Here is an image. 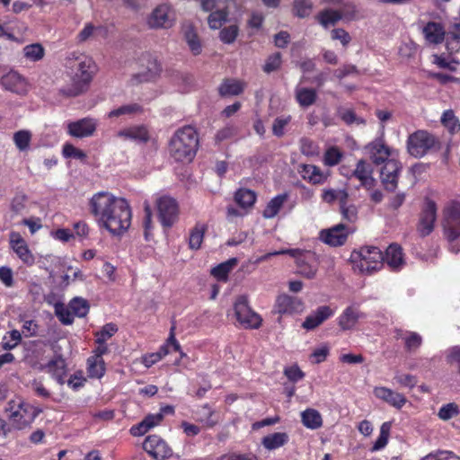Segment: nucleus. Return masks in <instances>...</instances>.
I'll return each mask as SVG.
<instances>
[{"label": "nucleus", "mask_w": 460, "mask_h": 460, "mask_svg": "<svg viewBox=\"0 0 460 460\" xmlns=\"http://www.w3.org/2000/svg\"><path fill=\"white\" fill-rule=\"evenodd\" d=\"M217 460H260L259 457L252 453H236L230 452L224 454L217 458Z\"/></svg>", "instance_id": "nucleus-64"}, {"label": "nucleus", "mask_w": 460, "mask_h": 460, "mask_svg": "<svg viewBox=\"0 0 460 460\" xmlns=\"http://www.w3.org/2000/svg\"><path fill=\"white\" fill-rule=\"evenodd\" d=\"M401 170L402 164L397 160H390L384 164L380 172V180L385 190L394 192L397 189Z\"/></svg>", "instance_id": "nucleus-15"}, {"label": "nucleus", "mask_w": 460, "mask_h": 460, "mask_svg": "<svg viewBox=\"0 0 460 460\" xmlns=\"http://www.w3.org/2000/svg\"><path fill=\"white\" fill-rule=\"evenodd\" d=\"M460 413V410L458 405L456 402H449L443 404L438 412V417L442 420H449L454 417L458 416Z\"/></svg>", "instance_id": "nucleus-57"}, {"label": "nucleus", "mask_w": 460, "mask_h": 460, "mask_svg": "<svg viewBox=\"0 0 460 460\" xmlns=\"http://www.w3.org/2000/svg\"><path fill=\"white\" fill-rule=\"evenodd\" d=\"M143 448L156 460H164L172 455V450L166 441L157 435L146 437L143 443Z\"/></svg>", "instance_id": "nucleus-13"}, {"label": "nucleus", "mask_w": 460, "mask_h": 460, "mask_svg": "<svg viewBox=\"0 0 460 460\" xmlns=\"http://www.w3.org/2000/svg\"><path fill=\"white\" fill-rule=\"evenodd\" d=\"M340 210L343 219L349 222H355L358 218V208L354 204H348V199L341 200Z\"/></svg>", "instance_id": "nucleus-60"}, {"label": "nucleus", "mask_w": 460, "mask_h": 460, "mask_svg": "<svg viewBox=\"0 0 460 460\" xmlns=\"http://www.w3.org/2000/svg\"><path fill=\"white\" fill-rule=\"evenodd\" d=\"M407 151L415 158L441 150L442 143L438 137L428 130L419 129L409 135L406 141Z\"/></svg>", "instance_id": "nucleus-5"}, {"label": "nucleus", "mask_w": 460, "mask_h": 460, "mask_svg": "<svg viewBox=\"0 0 460 460\" xmlns=\"http://www.w3.org/2000/svg\"><path fill=\"white\" fill-rule=\"evenodd\" d=\"M296 250L297 253L290 256L296 259L297 274L306 279H314L319 264L315 254L311 252H302L299 249Z\"/></svg>", "instance_id": "nucleus-11"}, {"label": "nucleus", "mask_w": 460, "mask_h": 460, "mask_svg": "<svg viewBox=\"0 0 460 460\" xmlns=\"http://www.w3.org/2000/svg\"><path fill=\"white\" fill-rule=\"evenodd\" d=\"M9 246L24 265L31 267L35 264V256L19 232L12 231L9 234Z\"/></svg>", "instance_id": "nucleus-12"}, {"label": "nucleus", "mask_w": 460, "mask_h": 460, "mask_svg": "<svg viewBox=\"0 0 460 460\" xmlns=\"http://www.w3.org/2000/svg\"><path fill=\"white\" fill-rule=\"evenodd\" d=\"M349 194L345 190H324L322 194V199L327 203H333L335 200H339L341 203L343 199H348Z\"/></svg>", "instance_id": "nucleus-59"}, {"label": "nucleus", "mask_w": 460, "mask_h": 460, "mask_svg": "<svg viewBox=\"0 0 460 460\" xmlns=\"http://www.w3.org/2000/svg\"><path fill=\"white\" fill-rule=\"evenodd\" d=\"M31 140V134L28 130H19L13 135V142L20 151L29 148Z\"/></svg>", "instance_id": "nucleus-58"}, {"label": "nucleus", "mask_w": 460, "mask_h": 460, "mask_svg": "<svg viewBox=\"0 0 460 460\" xmlns=\"http://www.w3.org/2000/svg\"><path fill=\"white\" fill-rule=\"evenodd\" d=\"M207 230L205 225L197 224L190 231L189 238V245L190 249L198 250L200 248Z\"/></svg>", "instance_id": "nucleus-48"}, {"label": "nucleus", "mask_w": 460, "mask_h": 460, "mask_svg": "<svg viewBox=\"0 0 460 460\" xmlns=\"http://www.w3.org/2000/svg\"><path fill=\"white\" fill-rule=\"evenodd\" d=\"M227 8V5H222L221 9H217L210 13L208 18V22L211 29H219L222 26L223 22L226 21L229 13Z\"/></svg>", "instance_id": "nucleus-47"}, {"label": "nucleus", "mask_w": 460, "mask_h": 460, "mask_svg": "<svg viewBox=\"0 0 460 460\" xmlns=\"http://www.w3.org/2000/svg\"><path fill=\"white\" fill-rule=\"evenodd\" d=\"M367 317L358 305H349L337 318V323L343 332L351 331L356 328L358 323Z\"/></svg>", "instance_id": "nucleus-19"}, {"label": "nucleus", "mask_w": 460, "mask_h": 460, "mask_svg": "<svg viewBox=\"0 0 460 460\" xmlns=\"http://www.w3.org/2000/svg\"><path fill=\"white\" fill-rule=\"evenodd\" d=\"M9 420L16 429H23L34 421L39 411L30 403L21 399L11 400L6 408Z\"/></svg>", "instance_id": "nucleus-6"}, {"label": "nucleus", "mask_w": 460, "mask_h": 460, "mask_svg": "<svg viewBox=\"0 0 460 460\" xmlns=\"http://www.w3.org/2000/svg\"><path fill=\"white\" fill-rule=\"evenodd\" d=\"M66 66L71 73V84L60 88L59 93L65 97H76L88 90L96 73V65L84 54H73L68 58Z\"/></svg>", "instance_id": "nucleus-2"}, {"label": "nucleus", "mask_w": 460, "mask_h": 460, "mask_svg": "<svg viewBox=\"0 0 460 460\" xmlns=\"http://www.w3.org/2000/svg\"><path fill=\"white\" fill-rule=\"evenodd\" d=\"M446 49L449 54H455L460 49V23H455L446 35Z\"/></svg>", "instance_id": "nucleus-38"}, {"label": "nucleus", "mask_w": 460, "mask_h": 460, "mask_svg": "<svg viewBox=\"0 0 460 460\" xmlns=\"http://www.w3.org/2000/svg\"><path fill=\"white\" fill-rule=\"evenodd\" d=\"M343 17L342 12L331 8L320 11L314 17L315 21L324 29L335 26Z\"/></svg>", "instance_id": "nucleus-32"}, {"label": "nucleus", "mask_w": 460, "mask_h": 460, "mask_svg": "<svg viewBox=\"0 0 460 460\" xmlns=\"http://www.w3.org/2000/svg\"><path fill=\"white\" fill-rule=\"evenodd\" d=\"M335 314V310L330 305L318 306L302 323V328L306 331H313L323 324L325 321L332 318Z\"/></svg>", "instance_id": "nucleus-22"}, {"label": "nucleus", "mask_w": 460, "mask_h": 460, "mask_svg": "<svg viewBox=\"0 0 460 460\" xmlns=\"http://www.w3.org/2000/svg\"><path fill=\"white\" fill-rule=\"evenodd\" d=\"M118 136L127 139H132L142 143H146L149 138V132L146 126H134L121 129L118 132Z\"/></svg>", "instance_id": "nucleus-33"}, {"label": "nucleus", "mask_w": 460, "mask_h": 460, "mask_svg": "<svg viewBox=\"0 0 460 460\" xmlns=\"http://www.w3.org/2000/svg\"><path fill=\"white\" fill-rule=\"evenodd\" d=\"M353 179L360 182V186L366 190H372L376 184V181L373 176V165L365 159L357 161L355 168H353Z\"/></svg>", "instance_id": "nucleus-18"}, {"label": "nucleus", "mask_w": 460, "mask_h": 460, "mask_svg": "<svg viewBox=\"0 0 460 460\" xmlns=\"http://www.w3.org/2000/svg\"><path fill=\"white\" fill-rule=\"evenodd\" d=\"M437 210L436 202L429 198L425 199L416 227L420 237H426L433 232L437 220Z\"/></svg>", "instance_id": "nucleus-10"}, {"label": "nucleus", "mask_w": 460, "mask_h": 460, "mask_svg": "<svg viewBox=\"0 0 460 460\" xmlns=\"http://www.w3.org/2000/svg\"><path fill=\"white\" fill-rule=\"evenodd\" d=\"M442 229L449 249L455 253L460 252V203L450 202L443 209Z\"/></svg>", "instance_id": "nucleus-4"}, {"label": "nucleus", "mask_w": 460, "mask_h": 460, "mask_svg": "<svg viewBox=\"0 0 460 460\" xmlns=\"http://www.w3.org/2000/svg\"><path fill=\"white\" fill-rule=\"evenodd\" d=\"M298 172L305 181L314 185L323 184L327 180V175L314 164H301Z\"/></svg>", "instance_id": "nucleus-29"}, {"label": "nucleus", "mask_w": 460, "mask_h": 460, "mask_svg": "<svg viewBox=\"0 0 460 460\" xmlns=\"http://www.w3.org/2000/svg\"><path fill=\"white\" fill-rule=\"evenodd\" d=\"M343 156V153L337 146L329 147L323 155V162L326 166H335L337 165Z\"/></svg>", "instance_id": "nucleus-53"}, {"label": "nucleus", "mask_w": 460, "mask_h": 460, "mask_svg": "<svg viewBox=\"0 0 460 460\" xmlns=\"http://www.w3.org/2000/svg\"><path fill=\"white\" fill-rule=\"evenodd\" d=\"M256 199L257 195L255 191L249 189L241 188L234 193V201L243 208H252L254 205Z\"/></svg>", "instance_id": "nucleus-40"}, {"label": "nucleus", "mask_w": 460, "mask_h": 460, "mask_svg": "<svg viewBox=\"0 0 460 460\" xmlns=\"http://www.w3.org/2000/svg\"><path fill=\"white\" fill-rule=\"evenodd\" d=\"M373 394L376 398L398 410L402 409L407 402V399L403 394L385 386L375 387Z\"/></svg>", "instance_id": "nucleus-25"}, {"label": "nucleus", "mask_w": 460, "mask_h": 460, "mask_svg": "<svg viewBox=\"0 0 460 460\" xmlns=\"http://www.w3.org/2000/svg\"><path fill=\"white\" fill-rule=\"evenodd\" d=\"M313 9V4L310 0H294L293 12L299 18L309 16Z\"/></svg>", "instance_id": "nucleus-55"}, {"label": "nucleus", "mask_w": 460, "mask_h": 460, "mask_svg": "<svg viewBox=\"0 0 460 460\" xmlns=\"http://www.w3.org/2000/svg\"><path fill=\"white\" fill-rule=\"evenodd\" d=\"M421 33L429 45H440L445 41L447 31L438 22L429 21L421 28Z\"/></svg>", "instance_id": "nucleus-24"}, {"label": "nucleus", "mask_w": 460, "mask_h": 460, "mask_svg": "<svg viewBox=\"0 0 460 460\" xmlns=\"http://www.w3.org/2000/svg\"><path fill=\"white\" fill-rule=\"evenodd\" d=\"M143 60L146 61V69L136 74L134 79L138 83L154 81L162 71L160 63L149 54L144 56Z\"/></svg>", "instance_id": "nucleus-26"}, {"label": "nucleus", "mask_w": 460, "mask_h": 460, "mask_svg": "<svg viewBox=\"0 0 460 460\" xmlns=\"http://www.w3.org/2000/svg\"><path fill=\"white\" fill-rule=\"evenodd\" d=\"M199 133L192 126H184L175 131L169 141L170 156L175 162H191L199 149Z\"/></svg>", "instance_id": "nucleus-3"}, {"label": "nucleus", "mask_w": 460, "mask_h": 460, "mask_svg": "<svg viewBox=\"0 0 460 460\" xmlns=\"http://www.w3.org/2000/svg\"><path fill=\"white\" fill-rule=\"evenodd\" d=\"M147 23L153 29L172 27L174 17L170 5L163 4L155 7L148 17Z\"/></svg>", "instance_id": "nucleus-16"}, {"label": "nucleus", "mask_w": 460, "mask_h": 460, "mask_svg": "<svg viewBox=\"0 0 460 460\" xmlns=\"http://www.w3.org/2000/svg\"><path fill=\"white\" fill-rule=\"evenodd\" d=\"M155 208L158 220L164 228H171L178 221L180 208L174 198L168 195L157 198Z\"/></svg>", "instance_id": "nucleus-8"}, {"label": "nucleus", "mask_w": 460, "mask_h": 460, "mask_svg": "<svg viewBox=\"0 0 460 460\" xmlns=\"http://www.w3.org/2000/svg\"><path fill=\"white\" fill-rule=\"evenodd\" d=\"M44 53V48L40 43L27 45L23 48L24 57L31 61L42 59Z\"/></svg>", "instance_id": "nucleus-56"}, {"label": "nucleus", "mask_w": 460, "mask_h": 460, "mask_svg": "<svg viewBox=\"0 0 460 460\" xmlns=\"http://www.w3.org/2000/svg\"><path fill=\"white\" fill-rule=\"evenodd\" d=\"M281 63L282 56L279 52H276L267 58L265 64L262 66V70L267 74H270L279 69Z\"/></svg>", "instance_id": "nucleus-61"}, {"label": "nucleus", "mask_w": 460, "mask_h": 460, "mask_svg": "<svg viewBox=\"0 0 460 460\" xmlns=\"http://www.w3.org/2000/svg\"><path fill=\"white\" fill-rule=\"evenodd\" d=\"M317 99V93L313 88L300 87L296 89V100L301 107L313 105Z\"/></svg>", "instance_id": "nucleus-42"}, {"label": "nucleus", "mask_w": 460, "mask_h": 460, "mask_svg": "<svg viewBox=\"0 0 460 460\" xmlns=\"http://www.w3.org/2000/svg\"><path fill=\"white\" fill-rule=\"evenodd\" d=\"M349 234V227L341 223L331 228L323 229L319 234V237L324 243L332 247H339L346 243Z\"/></svg>", "instance_id": "nucleus-14"}, {"label": "nucleus", "mask_w": 460, "mask_h": 460, "mask_svg": "<svg viewBox=\"0 0 460 460\" xmlns=\"http://www.w3.org/2000/svg\"><path fill=\"white\" fill-rule=\"evenodd\" d=\"M186 42L193 55H199L202 51V46L195 30L190 27L185 31Z\"/></svg>", "instance_id": "nucleus-50"}, {"label": "nucleus", "mask_w": 460, "mask_h": 460, "mask_svg": "<svg viewBox=\"0 0 460 460\" xmlns=\"http://www.w3.org/2000/svg\"><path fill=\"white\" fill-rule=\"evenodd\" d=\"M218 92L221 96L239 95L243 92V84L236 80L226 79L220 84Z\"/></svg>", "instance_id": "nucleus-44"}, {"label": "nucleus", "mask_w": 460, "mask_h": 460, "mask_svg": "<svg viewBox=\"0 0 460 460\" xmlns=\"http://www.w3.org/2000/svg\"><path fill=\"white\" fill-rule=\"evenodd\" d=\"M352 261L361 272L372 273L378 270L384 264V253L376 246H364L351 254Z\"/></svg>", "instance_id": "nucleus-7"}, {"label": "nucleus", "mask_w": 460, "mask_h": 460, "mask_svg": "<svg viewBox=\"0 0 460 460\" xmlns=\"http://www.w3.org/2000/svg\"><path fill=\"white\" fill-rule=\"evenodd\" d=\"M118 332V327L113 323H106L102 329L94 333L95 343H103L111 339Z\"/></svg>", "instance_id": "nucleus-52"}, {"label": "nucleus", "mask_w": 460, "mask_h": 460, "mask_svg": "<svg viewBox=\"0 0 460 460\" xmlns=\"http://www.w3.org/2000/svg\"><path fill=\"white\" fill-rule=\"evenodd\" d=\"M420 460H460V456L452 451H439L438 453H429L420 458Z\"/></svg>", "instance_id": "nucleus-63"}, {"label": "nucleus", "mask_w": 460, "mask_h": 460, "mask_svg": "<svg viewBox=\"0 0 460 460\" xmlns=\"http://www.w3.org/2000/svg\"><path fill=\"white\" fill-rule=\"evenodd\" d=\"M394 338L396 340H403L405 350L408 352H413L417 350L422 344V337L415 332L395 329Z\"/></svg>", "instance_id": "nucleus-30"}, {"label": "nucleus", "mask_w": 460, "mask_h": 460, "mask_svg": "<svg viewBox=\"0 0 460 460\" xmlns=\"http://www.w3.org/2000/svg\"><path fill=\"white\" fill-rule=\"evenodd\" d=\"M40 370H45L59 384H65V377L67 374L66 360L62 354H56L45 365L40 366Z\"/></svg>", "instance_id": "nucleus-21"}, {"label": "nucleus", "mask_w": 460, "mask_h": 460, "mask_svg": "<svg viewBox=\"0 0 460 460\" xmlns=\"http://www.w3.org/2000/svg\"><path fill=\"white\" fill-rule=\"evenodd\" d=\"M288 199V194L287 192L279 194L272 198L266 205L265 208L262 211V216L264 218H273L275 217L283 205Z\"/></svg>", "instance_id": "nucleus-35"}, {"label": "nucleus", "mask_w": 460, "mask_h": 460, "mask_svg": "<svg viewBox=\"0 0 460 460\" xmlns=\"http://www.w3.org/2000/svg\"><path fill=\"white\" fill-rule=\"evenodd\" d=\"M302 306L303 303L299 298L282 294L277 297L274 307L276 313L283 315L298 312Z\"/></svg>", "instance_id": "nucleus-27"}, {"label": "nucleus", "mask_w": 460, "mask_h": 460, "mask_svg": "<svg viewBox=\"0 0 460 460\" xmlns=\"http://www.w3.org/2000/svg\"><path fill=\"white\" fill-rule=\"evenodd\" d=\"M440 122L451 135H455L460 131V120L451 109L446 110L442 113Z\"/></svg>", "instance_id": "nucleus-41"}, {"label": "nucleus", "mask_w": 460, "mask_h": 460, "mask_svg": "<svg viewBox=\"0 0 460 460\" xmlns=\"http://www.w3.org/2000/svg\"><path fill=\"white\" fill-rule=\"evenodd\" d=\"M392 423L390 421L384 422L380 427V433L375 443L373 444L370 451H379L386 447L388 444Z\"/></svg>", "instance_id": "nucleus-45"}, {"label": "nucleus", "mask_w": 460, "mask_h": 460, "mask_svg": "<svg viewBox=\"0 0 460 460\" xmlns=\"http://www.w3.org/2000/svg\"><path fill=\"white\" fill-rule=\"evenodd\" d=\"M163 420L164 416L162 413L148 414L139 423L133 425L129 432L134 437L143 436L152 428L159 425Z\"/></svg>", "instance_id": "nucleus-28"}, {"label": "nucleus", "mask_w": 460, "mask_h": 460, "mask_svg": "<svg viewBox=\"0 0 460 460\" xmlns=\"http://www.w3.org/2000/svg\"><path fill=\"white\" fill-rule=\"evenodd\" d=\"M301 421L305 427L310 429H317L323 426V418L320 412L311 408L301 413Z\"/></svg>", "instance_id": "nucleus-39"}, {"label": "nucleus", "mask_w": 460, "mask_h": 460, "mask_svg": "<svg viewBox=\"0 0 460 460\" xmlns=\"http://www.w3.org/2000/svg\"><path fill=\"white\" fill-rule=\"evenodd\" d=\"M1 85L11 93L18 95H25L29 92V83L20 73L14 70L9 71L1 77Z\"/></svg>", "instance_id": "nucleus-17"}, {"label": "nucleus", "mask_w": 460, "mask_h": 460, "mask_svg": "<svg viewBox=\"0 0 460 460\" xmlns=\"http://www.w3.org/2000/svg\"><path fill=\"white\" fill-rule=\"evenodd\" d=\"M402 248L397 243L390 244L384 254L385 261L392 270H398L404 264Z\"/></svg>", "instance_id": "nucleus-31"}, {"label": "nucleus", "mask_w": 460, "mask_h": 460, "mask_svg": "<svg viewBox=\"0 0 460 460\" xmlns=\"http://www.w3.org/2000/svg\"><path fill=\"white\" fill-rule=\"evenodd\" d=\"M69 308L72 311L74 316L77 317H84L89 312V304L87 300L81 298V297H75L71 300L69 303Z\"/></svg>", "instance_id": "nucleus-51"}, {"label": "nucleus", "mask_w": 460, "mask_h": 460, "mask_svg": "<svg viewBox=\"0 0 460 460\" xmlns=\"http://www.w3.org/2000/svg\"><path fill=\"white\" fill-rule=\"evenodd\" d=\"M89 210L98 225L112 235L123 234L131 225L132 210L128 201L109 191L93 194L89 200Z\"/></svg>", "instance_id": "nucleus-1"}, {"label": "nucleus", "mask_w": 460, "mask_h": 460, "mask_svg": "<svg viewBox=\"0 0 460 460\" xmlns=\"http://www.w3.org/2000/svg\"><path fill=\"white\" fill-rule=\"evenodd\" d=\"M370 160L374 164L380 165L385 164L387 161H390L391 149L385 145L382 138H376L366 146Z\"/></svg>", "instance_id": "nucleus-23"}, {"label": "nucleus", "mask_w": 460, "mask_h": 460, "mask_svg": "<svg viewBox=\"0 0 460 460\" xmlns=\"http://www.w3.org/2000/svg\"><path fill=\"white\" fill-rule=\"evenodd\" d=\"M22 341V334L18 330H13L6 332L1 342L2 349L4 350H12L16 348Z\"/></svg>", "instance_id": "nucleus-49"}, {"label": "nucleus", "mask_w": 460, "mask_h": 460, "mask_svg": "<svg viewBox=\"0 0 460 460\" xmlns=\"http://www.w3.org/2000/svg\"><path fill=\"white\" fill-rule=\"evenodd\" d=\"M300 151L306 156H316L319 155V146L312 139L303 137L300 140Z\"/></svg>", "instance_id": "nucleus-62"}, {"label": "nucleus", "mask_w": 460, "mask_h": 460, "mask_svg": "<svg viewBox=\"0 0 460 460\" xmlns=\"http://www.w3.org/2000/svg\"><path fill=\"white\" fill-rule=\"evenodd\" d=\"M237 258H230L211 269L210 274L218 281L226 282L228 275L237 265Z\"/></svg>", "instance_id": "nucleus-34"}, {"label": "nucleus", "mask_w": 460, "mask_h": 460, "mask_svg": "<svg viewBox=\"0 0 460 460\" xmlns=\"http://www.w3.org/2000/svg\"><path fill=\"white\" fill-rule=\"evenodd\" d=\"M97 128V120L95 119L86 117L75 121L69 122L67 125V133L78 138L91 137Z\"/></svg>", "instance_id": "nucleus-20"}, {"label": "nucleus", "mask_w": 460, "mask_h": 460, "mask_svg": "<svg viewBox=\"0 0 460 460\" xmlns=\"http://www.w3.org/2000/svg\"><path fill=\"white\" fill-rule=\"evenodd\" d=\"M144 108L138 103H128L126 105H122L119 108L113 109L108 113L109 118H115L123 115L132 116L135 114L143 113Z\"/></svg>", "instance_id": "nucleus-46"}, {"label": "nucleus", "mask_w": 460, "mask_h": 460, "mask_svg": "<svg viewBox=\"0 0 460 460\" xmlns=\"http://www.w3.org/2000/svg\"><path fill=\"white\" fill-rule=\"evenodd\" d=\"M234 310L236 320L245 329H259L262 318L255 313L249 305L246 296H239L234 304Z\"/></svg>", "instance_id": "nucleus-9"}, {"label": "nucleus", "mask_w": 460, "mask_h": 460, "mask_svg": "<svg viewBox=\"0 0 460 460\" xmlns=\"http://www.w3.org/2000/svg\"><path fill=\"white\" fill-rule=\"evenodd\" d=\"M86 365L87 375L90 378L101 379L106 373V364L103 358L90 356Z\"/></svg>", "instance_id": "nucleus-37"}, {"label": "nucleus", "mask_w": 460, "mask_h": 460, "mask_svg": "<svg viewBox=\"0 0 460 460\" xmlns=\"http://www.w3.org/2000/svg\"><path fill=\"white\" fill-rule=\"evenodd\" d=\"M169 354L168 344H164L160 347L157 352L149 353L143 357V364L146 367H151L153 365L160 361L164 357Z\"/></svg>", "instance_id": "nucleus-54"}, {"label": "nucleus", "mask_w": 460, "mask_h": 460, "mask_svg": "<svg viewBox=\"0 0 460 460\" xmlns=\"http://www.w3.org/2000/svg\"><path fill=\"white\" fill-rule=\"evenodd\" d=\"M289 440L286 432H275L262 438L261 445L268 450H275L285 446Z\"/></svg>", "instance_id": "nucleus-36"}, {"label": "nucleus", "mask_w": 460, "mask_h": 460, "mask_svg": "<svg viewBox=\"0 0 460 460\" xmlns=\"http://www.w3.org/2000/svg\"><path fill=\"white\" fill-rule=\"evenodd\" d=\"M96 32L102 33L106 37L108 28L103 25L95 26L93 22H86L82 31L77 34L76 40L79 43L85 42Z\"/></svg>", "instance_id": "nucleus-43"}]
</instances>
